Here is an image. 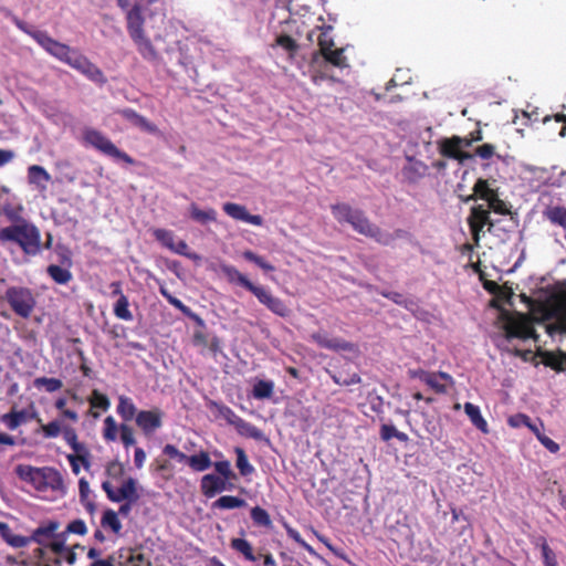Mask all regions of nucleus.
I'll use <instances>...</instances> for the list:
<instances>
[{"mask_svg": "<svg viewBox=\"0 0 566 566\" xmlns=\"http://www.w3.org/2000/svg\"><path fill=\"white\" fill-rule=\"evenodd\" d=\"M484 287L494 293L493 305L499 308V321L507 337H536L532 321L542 322L547 334L566 333V287L562 289L547 304L531 307V318L518 312H512L506 305H512V290L486 281Z\"/></svg>", "mask_w": 566, "mask_h": 566, "instance_id": "nucleus-1", "label": "nucleus"}, {"mask_svg": "<svg viewBox=\"0 0 566 566\" xmlns=\"http://www.w3.org/2000/svg\"><path fill=\"white\" fill-rule=\"evenodd\" d=\"M481 199L488 203V209L483 205L472 207L469 216V226L475 243L480 240V232L484 227L491 229L493 223L490 220V210L499 214L509 213L506 203L499 198L497 191L488 180L478 179L473 187V195L469 196L465 201L472 199Z\"/></svg>", "mask_w": 566, "mask_h": 566, "instance_id": "nucleus-2", "label": "nucleus"}, {"mask_svg": "<svg viewBox=\"0 0 566 566\" xmlns=\"http://www.w3.org/2000/svg\"><path fill=\"white\" fill-rule=\"evenodd\" d=\"M38 43L51 55L77 70L94 82L105 81L102 71L84 55L49 36L38 34Z\"/></svg>", "mask_w": 566, "mask_h": 566, "instance_id": "nucleus-3", "label": "nucleus"}, {"mask_svg": "<svg viewBox=\"0 0 566 566\" xmlns=\"http://www.w3.org/2000/svg\"><path fill=\"white\" fill-rule=\"evenodd\" d=\"M82 142L85 146L95 148L117 161H123L127 165L135 164V160L128 154L118 149L107 136L94 128H86L83 130Z\"/></svg>", "mask_w": 566, "mask_h": 566, "instance_id": "nucleus-4", "label": "nucleus"}, {"mask_svg": "<svg viewBox=\"0 0 566 566\" xmlns=\"http://www.w3.org/2000/svg\"><path fill=\"white\" fill-rule=\"evenodd\" d=\"M334 218L340 223H349L357 232L366 237L375 238L379 233L378 229L373 226L361 211L353 209L345 203L332 206Z\"/></svg>", "mask_w": 566, "mask_h": 566, "instance_id": "nucleus-5", "label": "nucleus"}, {"mask_svg": "<svg viewBox=\"0 0 566 566\" xmlns=\"http://www.w3.org/2000/svg\"><path fill=\"white\" fill-rule=\"evenodd\" d=\"M126 20L127 31L134 43L137 45L142 55L145 57L155 56L154 46L144 31V18L140 8L135 6L134 8L127 10Z\"/></svg>", "mask_w": 566, "mask_h": 566, "instance_id": "nucleus-6", "label": "nucleus"}, {"mask_svg": "<svg viewBox=\"0 0 566 566\" xmlns=\"http://www.w3.org/2000/svg\"><path fill=\"white\" fill-rule=\"evenodd\" d=\"M54 501L65 494V486L61 473L52 468L38 470V495Z\"/></svg>", "mask_w": 566, "mask_h": 566, "instance_id": "nucleus-7", "label": "nucleus"}, {"mask_svg": "<svg viewBox=\"0 0 566 566\" xmlns=\"http://www.w3.org/2000/svg\"><path fill=\"white\" fill-rule=\"evenodd\" d=\"M0 240L17 242L27 254H35V227L28 223H18L3 228Z\"/></svg>", "mask_w": 566, "mask_h": 566, "instance_id": "nucleus-8", "label": "nucleus"}, {"mask_svg": "<svg viewBox=\"0 0 566 566\" xmlns=\"http://www.w3.org/2000/svg\"><path fill=\"white\" fill-rule=\"evenodd\" d=\"M102 488L112 502L138 500L137 481L134 478H126L119 486H115L112 481H104Z\"/></svg>", "mask_w": 566, "mask_h": 566, "instance_id": "nucleus-9", "label": "nucleus"}, {"mask_svg": "<svg viewBox=\"0 0 566 566\" xmlns=\"http://www.w3.org/2000/svg\"><path fill=\"white\" fill-rule=\"evenodd\" d=\"M7 298L13 311L22 317L31 314L34 306V298L32 293L22 287H13L8 290Z\"/></svg>", "mask_w": 566, "mask_h": 566, "instance_id": "nucleus-10", "label": "nucleus"}, {"mask_svg": "<svg viewBox=\"0 0 566 566\" xmlns=\"http://www.w3.org/2000/svg\"><path fill=\"white\" fill-rule=\"evenodd\" d=\"M251 293L258 298V301L261 304L266 306L274 314H276L281 317H285L289 315L290 310L284 304V302L281 298L272 295L264 287L256 285Z\"/></svg>", "mask_w": 566, "mask_h": 566, "instance_id": "nucleus-11", "label": "nucleus"}, {"mask_svg": "<svg viewBox=\"0 0 566 566\" xmlns=\"http://www.w3.org/2000/svg\"><path fill=\"white\" fill-rule=\"evenodd\" d=\"M222 209L227 216L235 221H242L252 226L263 224V218L259 214H251L245 206L235 202H224Z\"/></svg>", "mask_w": 566, "mask_h": 566, "instance_id": "nucleus-12", "label": "nucleus"}, {"mask_svg": "<svg viewBox=\"0 0 566 566\" xmlns=\"http://www.w3.org/2000/svg\"><path fill=\"white\" fill-rule=\"evenodd\" d=\"M233 484L222 476L217 474H206L201 478L200 489L206 497H213L219 493L231 490Z\"/></svg>", "mask_w": 566, "mask_h": 566, "instance_id": "nucleus-13", "label": "nucleus"}, {"mask_svg": "<svg viewBox=\"0 0 566 566\" xmlns=\"http://www.w3.org/2000/svg\"><path fill=\"white\" fill-rule=\"evenodd\" d=\"M136 423L145 434H151L163 424V412L159 409L142 410L136 415Z\"/></svg>", "mask_w": 566, "mask_h": 566, "instance_id": "nucleus-14", "label": "nucleus"}, {"mask_svg": "<svg viewBox=\"0 0 566 566\" xmlns=\"http://www.w3.org/2000/svg\"><path fill=\"white\" fill-rule=\"evenodd\" d=\"M470 143L465 139H461L459 137H453L451 139H446L441 144V151L444 156L454 158L460 163H463L465 159L471 158V155L467 154L463 148L468 147Z\"/></svg>", "mask_w": 566, "mask_h": 566, "instance_id": "nucleus-15", "label": "nucleus"}, {"mask_svg": "<svg viewBox=\"0 0 566 566\" xmlns=\"http://www.w3.org/2000/svg\"><path fill=\"white\" fill-rule=\"evenodd\" d=\"M153 234L165 248L177 254H186L187 243L184 240H176L175 234L171 231L166 229H155Z\"/></svg>", "mask_w": 566, "mask_h": 566, "instance_id": "nucleus-16", "label": "nucleus"}, {"mask_svg": "<svg viewBox=\"0 0 566 566\" xmlns=\"http://www.w3.org/2000/svg\"><path fill=\"white\" fill-rule=\"evenodd\" d=\"M311 337L318 346L323 348L350 352H354L356 349L353 344L346 343L338 338L329 337L326 333L323 332L315 333Z\"/></svg>", "mask_w": 566, "mask_h": 566, "instance_id": "nucleus-17", "label": "nucleus"}, {"mask_svg": "<svg viewBox=\"0 0 566 566\" xmlns=\"http://www.w3.org/2000/svg\"><path fill=\"white\" fill-rule=\"evenodd\" d=\"M412 376L413 377H418L421 381L427 384L429 387H431L437 392H444L446 391V386L443 384H441L439 381V379L440 378L447 379V380L450 379V376L448 374H446V373H439L438 375H436V374H429V373L423 371V370L413 371Z\"/></svg>", "mask_w": 566, "mask_h": 566, "instance_id": "nucleus-18", "label": "nucleus"}, {"mask_svg": "<svg viewBox=\"0 0 566 566\" xmlns=\"http://www.w3.org/2000/svg\"><path fill=\"white\" fill-rule=\"evenodd\" d=\"M221 271L230 283H237L252 292L256 286L244 274L232 265H221Z\"/></svg>", "mask_w": 566, "mask_h": 566, "instance_id": "nucleus-19", "label": "nucleus"}, {"mask_svg": "<svg viewBox=\"0 0 566 566\" xmlns=\"http://www.w3.org/2000/svg\"><path fill=\"white\" fill-rule=\"evenodd\" d=\"M463 409H464L465 415L469 417V419L471 420L473 426H475L483 433H488L489 432L488 422L484 419V417L482 416L480 407H478V406H475V405H473L471 402H465L463 405Z\"/></svg>", "mask_w": 566, "mask_h": 566, "instance_id": "nucleus-20", "label": "nucleus"}, {"mask_svg": "<svg viewBox=\"0 0 566 566\" xmlns=\"http://www.w3.org/2000/svg\"><path fill=\"white\" fill-rule=\"evenodd\" d=\"M189 213L191 219L201 224H207L217 220V211L213 208L201 209L196 203H191L189 206Z\"/></svg>", "mask_w": 566, "mask_h": 566, "instance_id": "nucleus-21", "label": "nucleus"}, {"mask_svg": "<svg viewBox=\"0 0 566 566\" xmlns=\"http://www.w3.org/2000/svg\"><path fill=\"white\" fill-rule=\"evenodd\" d=\"M117 412L126 421L132 420L138 413L133 400L124 395L118 397Z\"/></svg>", "mask_w": 566, "mask_h": 566, "instance_id": "nucleus-22", "label": "nucleus"}, {"mask_svg": "<svg viewBox=\"0 0 566 566\" xmlns=\"http://www.w3.org/2000/svg\"><path fill=\"white\" fill-rule=\"evenodd\" d=\"M187 463L197 472H202L212 465L211 459L206 451L188 457Z\"/></svg>", "mask_w": 566, "mask_h": 566, "instance_id": "nucleus-23", "label": "nucleus"}, {"mask_svg": "<svg viewBox=\"0 0 566 566\" xmlns=\"http://www.w3.org/2000/svg\"><path fill=\"white\" fill-rule=\"evenodd\" d=\"M274 392L272 380L258 379L253 385L252 395L255 399H269Z\"/></svg>", "mask_w": 566, "mask_h": 566, "instance_id": "nucleus-24", "label": "nucleus"}, {"mask_svg": "<svg viewBox=\"0 0 566 566\" xmlns=\"http://www.w3.org/2000/svg\"><path fill=\"white\" fill-rule=\"evenodd\" d=\"M0 535L1 537L12 547H23L27 544V539L12 532L7 523L0 522Z\"/></svg>", "mask_w": 566, "mask_h": 566, "instance_id": "nucleus-25", "label": "nucleus"}, {"mask_svg": "<svg viewBox=\"0 0 566 566\" xmlns=\"http://www.w3.org/2000/svg\"><path fill=\"white\" fill-rule=\"evenodd\" d=\"M67 461L71 464L74 474H80L82 469L88 470L90 468V451H85V454L80 457V453H70L66 455Z\"/></svg>", "mask_w": 566, "mask_h": 566, "instance_id": "nucleus-26", "label": "nucleus"}, {"mask_svg": "<svg viewBox=\"0 0 566 566\" xmlns=\"http://www.w3.org/2000/svg\"><path fill=\"white\" fill-rule=\"evenodd\" d=\"M101 524L104 528H108L115 534H119L122 530V522L117 513L113 510H106L103 513Z\"/></svg>", "mask_w": 566, "mask_h": 566, "instance_id": "nucleus-27", "label": "nucleus"}, {"mask_svg": "<svg viewBox=\"0 0 566 566\" xmlns=\"http://www.w3.org/2000/svg\"><path fill=\"white\" fill-rule=\"evenodd\" d=\"M63 437L66 443L72 448L73 453H80V457L83 458L85 451H88L85 444L78 442L77 434L74 429L65 428L63 430Z\"/></svg>", "mask_w": 566, "mask_h": 566, "instance_id": "nucleus-28", "label": "nucleus"}, {"mask_svg": "<svg viewBox=\"0 0 566 566\" xmlns=\"http://www.w3.org/2000/svg\"><path fill=\"white\" fill-rule=\"evenodd\" d=\"M244 505V500L232 495H223L213 503V507L221 510H232L237 507H242Z\"/></svg>", "mask_w": 566, "mask_h": 566, "instance_id": "nucleus-29", "label": "nucleus"}, {"mask_svg": "<svg viewBox=\"0 0 566 566\" xmlns=\"http://www.w3.org/2000/svg\"><path fill=\"white\" fill-rule=\"evenodd\" d=\"M332 65L344 69L348 66L347 57L344 49H333L323 56Z\"/></svg>", "mask_w": 566, "mask_h": 566, "instance_id": "nucleus-30", "label": "nucleus"}, {"mask_svg": "<svg viewBox=\"0 0 566 566\" xmlns=\"http://www.w3.org/2000/svg\"><path fill=\"white\" fill-rule=\"evenodd\" d=\"M118 432L120 431L116 420L114 419L113 416H107L104 419L103 438L106 441L113 442L117 439Z\"/></svg>", "mask_w": 566, "mask_h": 566, "instance_id": "nucleus-31", "label": "nucleus"}, {"mask_svg": "<svg viewBox=\"0 0 566 566\" xmlns=\"http://www.w3.org/2000/svg\"><path fill=\"white\" fill-rule=\"evenodd\" d=\"M128 307H129V303H128L127 297L124 294H120V296L118 297V300L114 306V314L120 319L132 321L133 314Z\"/></svg>", "mask_w": 566, "mask_h": 566, "instance_id": "nucleus-32", "label": "nucleus"}, {"mask_svg": "<svg viewBox=\"0 0 566 566\" xmlns=\"http://www.w3.org/2000/svg\"><path fill=\"white\" fill-rule=\"evenodd\" d=\"M542 356V363L554 369H564L566 367V358L562 355H555L548 352L539 353Z\"/></svg>", "mask_w": 566, "mask_h": 566, "instance_id": "nucleus-33", "label": "nucleus"}, {"mask_svg": "<svg viewBox=\"0 0 566 566\" xmlns=\"http://www.w3.org/2000/svg\"><path fill=\"white\" fill-rule=\"evenodd\" d=\"M48 273L59 284H66L72 279V273L67 269L59 265H50Z\"/></svg>", "mask_w": 566, "mask_h": 566, "instance_id": "nucleus-34", "label": "nucleus"}, {"mask_svg": "<svg viewBox=\"0 0 566 566\" xmlns=\"http://www.w3.org/2000/svg\"><path fill=\"white\" fill-rule=\"evenodd\" d=\"M160 292L171 305L180 310L186 315L192 317L199 325H203V321L199 316L191 313L190 310L186 305H184V303L180 300L171 296L165 289H161Z\"/></svg>", "mask_w": 566, "mask_h": 566, "instance_id": "nucleus-35", "label": "nucleus"}, {"mask_svg": "<svg viewBox=\"0 0 566 566\" xmlns=\"http://www.w3.org/2000/svg\"><path fill=\"white\" fill-rule=\"evenodd\" d=\"M231 546L241 553L247 559L255 560V556L253 554V549L251 544L244 538H233L231 542Z\"/></svg>", "mask_w": 566, "mask_h": 566, "instance_id": "nucleus-36", "label": "nucleus"}, {"mask_svg": "<svg viewBox=\"0 0 566 566\" xmlns=\"http://www.w3.org/2000/svg\"><path fill=\"white\" fill-rule=\"evenodd\" d=\"M88 401L92 409H102L103 411H106L111 407L109 399L96 389L92 391Z\"/></svg>", "mask_w": 566, "mask_h": 566, "instance_id": "nucleus-37", "label": "nucleus"}, {"mask_svg": "<svg viewBox=\"0 0 566 566\" xmlns=\"http://www.w3.org/2000/svg\"><path fill=\"white\" fill-rule=\"evenodd\" d=\"M427 170L428 167L423 163L410 160L409 165L406 167V175L408 176V178L413 179L424 176Z\"/></svg>", "mask_w": 566, "mask_h": 566, "instance_id": "nucleus-38", "label": "nucleus"}, {"mask_svg": "<svg viewBox=\"0 0 566 566\" xmlns=\"http://www.w3.org/2000/svg\"><path fill=\"white\" fill-rule=\"evenodd\" d=\"M547 218L556 224L566 228V208L554 207L546 211Z\"/></svg>", "mask_w": 566, "mask_h": 566, "instance_id": "nucleus-39", "label": "nucleus"}, {"mask_svg": "<svg viewBox=\"0 0 566 566\" xmlns=\"http://www.w3.org/2000/svg\"><path fill=\"white\" fill-rule=\"evenodd\" d=\"M237 467L242 475H249L253 472V467L250 464L248 457L241 448L235 449Z\"/></svg>", "mask_w": 566, "mask_h": 566, "instance_id": "nucleus-40", "label": "nucleus"}, {"mask_svg": "<svg viewBox=\"0 0 566 566\" xmlns=\"http://www.w3.org/2000/svg\"><path fill=\"white\" fill-rule=\"evenodd\" d=\"M287 535L293 538L296 543H298L302 547H304L312 556L316 558H321V556L313 549L311 545H308L305 541L302 539L300 533L291 527L287 524H284Z\"/></svg>", "mask_w": 566, "mask_h": 566, "instance_id": "nucleus-41", "label": "nucleus"}, {"mask_svg": "<svg viewBox=\"0 0 566 566\" xmlns=\"http://www.w3.org/2000/svg\"><path fill=\"white\" fill-rule=\"evenodd\" d=\"M124 471H125L124 465L120 462H118V461L111 462L106 468V473L108 475L107 481H112L113 483L118 482V480L124 474Z\"/></svg>", "mask_w": 566, "mask_h": 566, "instance_id": "nucleus-42", "label": "nucleus"}, {"mask_svg": "<svg viewBox=\"0 0 566 566\" xmlns=\"http://www.w3.org/2000/svg\"><path fill=\"white\" fill-rule=\"evenodd\" d=\"M251 517L256 524L262 525V526L269 527L272 524L268 512L259 506H255L252 509Z\"/></svg>", "mask_w": 566, "mask_h": 566, "instance_id": "nucleus-43", "label": "nucleus"}, {"mask_svg": "<svg viewBox=\"0 0 566 566\" xmlns=\"http://www.w3.org/2000/svg\"><path fill=\"white\" fill-rule=\"evenodd\" d=\"M243 258L248 261H251L253 263H255L258 266H260L262 270L266 271V272H272L274 271V266L272 264H270L269 262H266L263 258L256 255L254 252L252 251H244L243 252Z\"/></svg>", "mask_w": 566, "mask_h": 566, "instance_id": "nucleus-44", "label": "nucleus"}, {"mask_svg": "<svg viewBox=\"0 0 566 566\" xmlns=\"http://www.w3.org/2000/svg\"><path fill=\"white\" fill-rule=\"evenodd\" d=\"M18 476L25 482L31 484L35 481V469L31 465L19 464L15 469Z\"/></svg>", "mask_w": 566, "mask_h": 566, "instance_id": "nucleus-45", "label": "nucleus"}, {"mask_svg": "<svg viewBox=\"0 0 566 566\" xmlns=\"http://www.w3.org/2000/svg\"><path fill=\"white\" fill-rule=\"evenodd\" d=\"M38 387L44 388L48 392H54L62 388V381L57 378H38Z\"/></svg>", "mask_w": 566, "mask_h": 566, "instance_id": "nucleus-46", "label": "nucleus"}, {"mask_svg": "<svg viewBox=\"0 0 566 566\" xmlns=\"http://www.w3.org/2000/svg\"><path fill=\"white\" fill-rule=\"evenodd\" d=\"M133 124L135 126L139 127L140 129L148 132L150 134H156L158 132L156 125H154L153 123H150L145 117H143L138 114H133Z\"/></svg>", "mask_w": 566, "mask_h": 566, "instance_id": "nucleus-47", "label": "nucleus"}, {"mask_svg": "<svg viewBox=\"0 0 566 566\" xmlns=\"http://www.w3.org/2000/svg\"><path fill=\"white\" fill-rule=\"evenodd\" d=\"M541 552L544 566H557L556 555L553 552V549L547 545V543L544 542L541 545Z\"/></svg>", "mask_w": 566, "mask_h": 566, "instance_id": "nucleus-48", "label": "nucleus"}, {"mask_svg": "<svg viewBox=\"0 0 566 566\" xmlns=\"http://www.w3.org/2000/svg\"><path fill=\"white\" fill-rule=\"evenodd\" d=\"M213 468L218 472L219 476H222L228 481H230L231 478L233 476L231 464L228 460L218 461L213 463Z\"/></svg>", "mask_w": 566, "mask_h": 566, "instance_id": "nucleus-49", "label": "nucleus"}, {"mask_svg": "<svg viewBox=\"0 0 566 566\" xmlns=\"http://www.w3.org/2000/svg\"><path fill=\"white\" fill-rule=\"evenodd\" d=\"M212 406L218 410L219 415L224 418L228 422L238 426V420H241L239 417L235 416V413L226 406H220L217 403H212Z\"/></svg>", "mask_w": 566, "mask_h": 566, "instance_id": "nucleus-50", "label": "nucleus"}, {"mask_svg": "<svg viewBox=\"0 0 566 566\" xmlns=\"http://www.w3.org/2000/svg\"><path fill=\"white\" fill-rule=\"evenodd\" d=\"M237 428L240 430L241 433H244L249 437H252L255 439H259L262 437V433L258 428H255L254 426H251L250 423L243 421L242 419L238 420Z\"/></svg>", "mask_w": 566, "mask_h": 566, "instance_id": "nucleus-51", "label": "nucleus"}, {"mask_svg": "<svg viewBox=\"0 0 566 566\" xmlns=\"http://www.w3.org/2000/svg\"><path fill=\"white\" fill-rule=\"evenodd\" d=\"M120 439L126 448L135 444L136 439L130 427L127 424L119 426Z\"/></svg>", "mask_w": 566, "mask_h": 566, "instance_id": "nucleus-52", "label": "nucleus"}, {"mask_svg": "<svg viewBox=\"0 0 566 566\" xmlns=\"http://www.w3.org/2000/svg\"><path fill=\"white\" fill-rule=\"evenodd\" d=\"M164 453L169 458L177 460L178 462H187L188 459V457L184 452L179 451L172 444H166L164 448Z\"/></svg>", "mask_w": 566, "mask_h": 566, "instance_id": "nucleus-53", "label": "nucleus"}, {"mask_svg": "<svg viewBox=\"0 0 566 566\" xmlns=\"http://www.w3.org/2000/svg\"><path fill=\"white\" fill-rule=\"evenodd\" d=\"M318 46H319L321 54L323 56L325 54H327V52L332 51L333 49H336L334 45L333 39L328 38L325 32L318 39Z\"/></svg>", "mask_w": 566, "mask_h": 566, "instance_id": "nucleus-54", "label": "nucleus"}, {"mask_svg": "<svg viewBox=\"0 0 566 566\" xmlns=\"http://www.w3.org/2000/svg\"><path fill=\"white\" fill-rule=\"evenodd\" d=\"M42 430L48 438H55L62 432L61 423L56 420L43 426Z\"/></svg>", "mask_w": 566, "mask_h": 566, "instance_id": "nucleus-55", "label": "nucleus"}, {"mask_svg": "<svg viewBox=\"0 0 566 566\" xmlns=\"http://www.w3.org/2000/svg\"><path fill=\"white\" fill-rule=\"evenodd\" d=\"M67 532L85 535L87 533V527L83 520H75L67 525Z\"/></svg>", "mask_w": 566, "mask_h": 566, "instance_id": "nucleus-56", "label": "nucleus"}, {"mask_svg": "<svg viewBox=\"0 0 566 566\" xmlns=\"http://www.w3.org/2000/svg\"><path fill=\"white\" fill-rule=\"evenodd\" d=\"M277 45L284 49L286 52L293 53L296 50L295 41L286 35L280 36L276 41Z\"/></svg>", "mask_w": 566, "mask_h": 566, "instance_id": "nucleus-57", "label": "nucleus"}, {"mask_svg": "<svg viewBox=\"0 0 566 566\" xmlns=\"http://www.w3.org/2000/svg\"><path fill=\"white\" fill-rule=\"evenodd\" d=\"M551 453H557L559 451V444L553 439L543 433L537 439Z\"/></svg>", "mask_w": 566, "mask_h": 566, "instance_id": "nucleus-58", "label": "nucleus"}, {"mask_svg": "<svg viewBox=\"0 0 566 566\" xmlns=\"http://www.w3.org/2000/svg\"><path fill=\"white\" fill-rule=\"evenodd\" d=\"M59 527H60V525L57 522L50 521L46 526L38 527V536L50 537L57 531Z\"/></svg>", "mask_w": 566, "mask_h": 566, "instance_id": "nucleus-59", "label": "nucleus"}, {"mask_svg": "<svg viewBox=\"0 0 566 566\" xmlns=\"http://www.w3.org/2000/svg\"><path fill=\"white\" fill-rule=\"evenodd\" d=\"M528 419L530 418L523 413L515 415L509 419V424L513 428H518L528 424Z\"/></svg>", "mask_w": 566, "mask_h": 566, "instance_id": "nucleus-60", "label": "nucleus"}, {"mask_svg": "<svg viewBox=\"0 0 566 566\" xmlns=\"http://www.w3.org/2000/svg\"><path fill=\"white\" fill-rule=\"evenodd\" d=\"M476 154L483 158V159H488L490 157L493 156L494 154V147L490 144H484L480 147L476 148Z\"/></svg>", "mask_w": 566, "mask_h": 566, "instance_id": "nucleus-61", "label": "nucleus"}, {"mask_svg": "<svg viewBox=\"0 0 566 566\" xmlns=\"http://www.w3.org/2000/svg\"><path fill=\"white\" fill-rule=\"evenodd\" d=\"M381 438L385 440V441H388L390 440L391 438H395L396 434H397V429L391 426V424H382L381 426Z\"/></svg>", "mask_w": 566, "mask_h": 566, "instance_id": "nucleus-62", "label": "nucleus"}, {"mask_svg": "<svg viewBox=\"0 0 566 566\" xmlns=\"http://www.w3.org/2000/svg\"><path fill=\"white\" fill-rule=\"evenodd\" d=\"M146 461V452L142 448H136L134 453V462L137 469H142Z\"/></svg>", "mask_w": 566, "mask_h": 566, "instance_id": "nucleus-63", "label": "nucleus"}, {"mask_svg": "<svg viewBox=\"0 0 566 566\" xmlns=\"http://www.w3.org/2000/svg\"><path fill=\"white\" fill-rule=\"evenodd\" d=\"M78 489H80L81 500L85 501L88 497L90 492H91L88 482L85 479H81L78 481Z\"/></svg>", "mask_w": 566, "mask_h": 566, "instance_id": "nucleus-64", "label": "nucleus"}]
</instances>
